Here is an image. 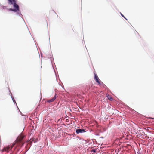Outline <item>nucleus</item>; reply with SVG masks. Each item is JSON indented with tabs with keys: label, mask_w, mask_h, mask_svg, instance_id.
<instances>
[{
	"label": "nucleus",
	"mask_w": 154,
	"mask_h": 154,
	"mask_svg": "<svg viewBox=\"0 0 154 154\" xmlns=\"http://www.w3.org/2000/svg\"><path fill=\"white\" fill-rule=\"evenodd\" d=\"M24 137V136L23 135H20L16 139L15 142V143H14L12 144V145L11 146V149L14 146L15 144H17V146H23L24 144V143H23L22 140Z\"/></svg>",
	"instance_id": "1"
},
{
	"label": "nucleus",
	"mask_w": 154,
	"mask_h": 154,
	"mask_svg": "<svg viewBox=\"0 0 154 154\" xmlns=\"http://www.w3.org/2000/svg\"><path fill=\"white\" fill-rule=\"evenodd\" d=\"M13 7L14 8L15 12H17L19 11V7L18 5L16 3V2L14 3L13 4Z\"/></svg>",
	"instance_id": "2"
},
{
	"label": "nucleus",
	"mask_w": 154,
	"mask_h": 154,
	"mask_svg": "<svg viewBox=\"0 0 154 154\" xmlns=\"http://www.w3.org/2000/svg\"><path fill=\"white\" fill-rule=\"evenodd\" d=\"M85 132V129H77L76 130V132L77 134H79V133H83Z\"/></svg>",
	"instance_id": "3"
},
{
	"label": "nucleus",
	"mask_w": 154,
	"mask_h": 154,
	"mask_svg": "<svg viewBox=\"0 0 154 154\" xmlns=\"http://www.w3.org/2000/svg\"><path fill=\"white\" fill-rule=\"evenodd\" d=\"M94 78L96 82H97L99 84H100V80L97 75H95Z\"/></svg>",
	"instance_id": "4"
},
{
	"label": "nucleus",
	"mask_w": 154,
	"mask_h": 154,
	"mask_svg": "<svg viewBox=\"0 0 154 154\" xmlns=\"http://www.w3.org/2000/svg\"><path fill=\"white\" fill-rule=\"evenodd\" d=\"M56 95L55 94L51 99L48 100L47 101L49 103L53 102L55 100V99H56Z\"/></svg>",
	"instance_id": "5"
},
{
	"label": "nucleus",
	"mask_w": 154,
	"mask_h": 154,
	"mask_svg": "<svg viewBox=\"0 0 154 154\" xmlns=\"http://www.w3.org/2000/svg\"><path fill=\"white\" fill-rule=\"evenodd\" d=\"M30 143H31L32 142H33L34 143H35L37 142V141L35 140V139L34 138H32V139H31L29 141Z\"/></svg>",
	"instance_id": "6"
},
{
	"label": "nucleus",
	"mask_w": 154,
	"mask_h": 154,
	"mask_svg": "<svg viewBox=\"0 0 154 154\" xmlns=\"http://www.w3.org/2000/svg\"><path fill=\"white\" fill-rule=\"evenodd\" d=\"M10 148V147L8 146L6 147L4 149V150L7 152H8V150Z\"/></svg>",
	"instance_id": "7"
},
{
	"label": "nucleus",
	"mask_w": 154,
	"mask_h": 154,
	"mask_svg": "<svg viewBox=\"0 0 154 154\" xmlns=\"http://www.w3.org/2000/svg\"><path fill=\"white\" fill-rule=\"evenodd\" d=\"M9 1L8 3H10L11 4H13L14 3L16 2L15 0H8Z\"/></svg>",
	"instance_id": "8"
},
{
	"label": "nucleus",
	"mask_w": 154,
	"mask_h": 154,
	"mask_svg": "<svg viewBox=\"0 0 154 154\" xmlns=\"http://www.w3.org/2000/svg\"><path fill=\"white\" fill-rule=\"evenodd\" d=\"M108 98L109 100L110 101H112V98L110 96H108Z\"/></svg>",
	"instance_id": "9"
},
{
	"label": "nucleus",
	"mask_w": 154,
	"mask_h": 154,
	"mask_svg": "<svg viewBox=\"0 0 154 154\" xmlns=\"http://www.w3.org/2000/svg\"><path fill=\"white\" fill-rule=\"evenodd\" d=\"M2 9H8L7 7L5 6H2Z\"/></svg>",
	"instance_id": "10"
},
{
	"label": "nucleus",
	"mask_w": 154,
	"mask_h": 154,
	"mask_svg": "<svg viewBox=\"0 0 154 154\" xmlns=\"http://www.w3.org/2000/svg\"><path fill=\"white\" fill-rule=\"evenodd\" d=\"M8 10L9 11H14V9H13L12 8H10V9H8Z\"/></svg>",
	"instance_id": "11"
},
{
	"label": "nucleus",
	"mask_w": 154,
	"mask_h": 154,
	"mask_svg": "<svg viewBox=\"0 0 154 154\" xmlns=\"http://www.w3.org/2000/svg\"><path fill=\"white\" fill-rule=\"evenodd\" d=\"M121 15L122 16V17H124L125 19H126V18L124 17V16L123 14H122L121 13Z\"/></svg>",
	"instance_id": "12"
},
{
	"label": "nucleus",
	"mask_w": 154,
	"mask_h": 154,
	"mask_svg": "<svg viewBox=\"0 0 154 154\" xmlns=\"http://www.w3.org/2000/svg\"><path fill=\"white\" fill-rule=\"evenodd\" d=\"M93 151L94 152H95V150H93Z\"/></svg>",
	"instance_id": "13"
}]
</instances>
